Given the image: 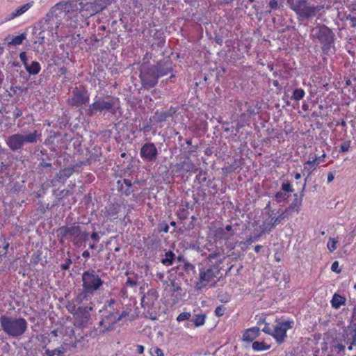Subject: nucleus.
<instances>
[{
  "instance_id": "obj_38",
  "label": "nucleus",
  "mask_w": 356,
  "mask_h": 356,
  "mask_svg": "<svg viewBox=\"0 0 356 356\" xmlns=\"http://www.w3.org/2000/svg\"><path fill=\"white\" fill-rule=\"evenodd\" d=\"M63 335L67 336L70 339L74 338L75 340H78L77 337H75L74 330L72 327H62Z\"/></svg>"
},
{
  "instance_id": "obj_28",
  "label": "nucleus",
  "mask_w": 356,
  "mask_h": 356,
  "mask_svg": "<svg viewBox=\"0 0 356 356\" xmlns=\"http://www.w3.org/2000/svg\"><path fill=\"white\" fill-rule=\"evenodd\" d=\"M250 121V115L248 113H241L238 118V120L236 124V134L238 133L240 129L246 126L249 125Z\"/></svg>"
},
{
  "instance_id": "obj_45",
  "label": "nucleus",
  "mask_w": 356,
  "mask_h": 356,
  "mask_svg": "<svg viewBox=\"0 0 356 356\" xmlns=\"http://www.w3.org/2000/svg\"><path fill=\"white\" fill-rule=\"evenodd\" d=\"M218 254L216 252H213L211 254H209V256L207 257L206 259H204L202 263H211L215 264V261H213L214 259H217L218 257Z\"/></svg>"
},
{
  "instance_id": "obj_57",
  "label": "nucleus",
  "mask_w": 356,
  "mask_h": 356,
  "mask_svg": "<svg viewBox=\"0 0 356 356\" xmlns=\"http://www.w3.org/2000/svg\"><path fill=\"white\" fill-rule=\"evenodd\" d=\"M338 268H339V262L337 261L333 262L331 266V270L334 272L340 273L341 270H339Z\"/></svg>"
},
{
  "instance_id": "obj_32",
  "label": "nucleus",
  "mask_w": 356,
  "mask_h": 356,
  "mask_svg": "<svg viewBox=\"0 0 356 356\" xmlns=\"http://www.w3.org/2000/svg\"><path fill=\"white\" fill-rule=\"evenodd\" d=\"M316 161H317V157L315 156L312 161H307V162H305L304 163L303 171L308 172L307 177L310 176L312 171L316 170V168L318 165V163H316Z\"/></svg>"
},
{
  "instance_id": "obj_25",
  "label": "nucleus",
  "mask_w": 356,
  "mask_h": 356,
  "mask_svg": "<svg viewBox=\"0 0 356 356\" xmlns=\"http://www.w3.org/2000/svg\"><path fill=\"white\" fill-rule=\"evenodd\" d=\"M81 165L82 163H80L60 170L56 175L58 180L62 181L67 179L73 174L75 168H80Z\"/></svg>"
},
{
  "instance_id": "obj_23",
  "label": "nucleus",
  "mask_w": 356,
  "mask_h": 356,
  "mask_svg": "<svg viewBox=\"0 0 356 356\" xmlns=\"http://www.w3.org/2000/svg\"><path fill=\"white\" fill-rule=\"evenodd\" d=\"M158 292L155 289H149L147 294L144 296L141 299L142 306L145 307L147 305L149 307L150 305H153L154 302L158 299Z\"/></svg>"
},
{
  "instance_id": "obj_49",
  "label": "nucleus",
  "mask_w": 356,
  "mask_h": 356,
  "mask_svg": "<svg viewBox=\"0 0 356 356\" xmlns=\"http://www.w3.org/2000/svg\"><path fill=\"white\" fill-rule=\"evenodd\" d=\"M225 311V307L223 305H220L216 308L215 314L217 316H222L224 315Z\"/></svg>"
},
{
  "instance_id": "obj_14",
  "label": "nucleus",
  "mask_w": 356,
  "mask_h": 356,
  "mask_svg": "<svg viewBox=\"0 0 356 356\" xmlns=\"http://www.w3.org/2000/svg\"><path fill=\"white\" fill-rule=\"evenodd\" d=\"M129 314V312L127 309H123L120 316L111 314L108 312V314L105 315L102 318L99 324L104 328V331L113 330L115 328L116 323L127 317Z\"/></svg>"
},
{
  "instance_id": "obj_54",
  "label": "nucleus",
  "mask_w": 356,
  "mask_h": 356,
  "mask_svg": "<svg viewBox=\"0 0 356 356\" xmlns=\"http://www.w3.org/2000/svg\"><path fill=\"white\" fill-rule=\"evenodd\" d=\"M184 269L186 271H188V270L194 271L195 270V266L192 264H191L189 262H185L184 265Z\"/></svg>"
},
{
  "instance_id": "obj_1",
  "label": "nucleus",
  "mask_w": 356,
  "mask_h": 356,
  "mask_svg": "<svg viewBox=\"0 0 356 356\" xmlns=\"http://www.w3.org/2000/svg\"><path fill=\"white\" fill-rule=\"evenodd\" d=\"M172 70V63L170 61L160 60L156 65L143 63L140 67V79L145 89L154 88L162 77Z\"/></svg>"
},
{
  "instance_id": "obj_18",
  "label": "nucleus",
  "mask_w": 356,
  "mask_h": 356,
  "mask_svg": "<svg viewBox=\"0 0 356 356\" xmlns=\"http://www.w3.org/2000/svg\"><path fill=\"white\" fill-rule=\"evenodd\" d=\"M234 234L232 225H227L225 228L220 227L216 230V240H229Z\"/></svg>"
},
{
  "instance_id": "obj_24",
  "label": "nucleus",
  "mask_w": 356,
  "mask_h": 356,
  "mask_svg": "<svg viewBox=\"0 0 356 356\" xmlns=\"http://www.w3.org/2000/svg\"><path fill=\"white\" fill-rule=\"evenodd\" d=\"M107 312L111 314L120 316L122 312L121 309H123V305L120 302H117L114 299H111L106 305Z\"/></svg>"
},
{
  "instance_id": "obj_30",
  "label": "nucleus",
  "mask_w": 356,
  "mask_h": 356,
  "mask_svg": "<svg viewBox=\"0 0 356 356\" xmlns=\"http://www.w3.org/2000/svg\"><path fill=\"white\" fill-rule=\"evenodd\" d=\"M346 298L337 293H334L331 300V305L334 309H339L341 306L346 304Z\"/></svg>"
},
{
  "instance_id": "obj_41",
  "label": "nucleus",
  "mask_w": 356,
  "mask_h": 356,
  "mask_svg": "<svg viewBox=\"0 0 356 356\" xmlns=\"http://www.w3.org/2000/svg\"><path fill=\"white\" fill-rule=\"evenodd\" d=\"M294 210H296L297 212H298L300 210L299 206L297 204L296 200L293 202L291 204V205L289 207H287L284 211L288 216L289 213L292 212Z\"/></svg>"
},
{
  "instance_id": "obj_58",
  "label": "nucleus",
  "mask_w": 356,
  "mask_h": 356,
  "mask_svg": "<svg viewBox=\"0 0 356 356\" xmlns=\"http://www.w3.org/2000/svg\"><path fill=\"white\" fill-rule=\"evenodd\" d=\"M60 334H63L62 327L60 329H55L51 332V335L55 337L59 336Z\"/></svg>"
},
{
  "instance_id": "obj_17",
  "label": "nucleus",
  "mask_w": 356,
  "mask_h": 356,
  "mask_svg": "<svg viewBox=\"0 0 356 356\" xmlns=\"http://www.w3.org/2000/svg\"><path fill=\"white\" fill-rule=\"evenodd\" d=\"M60 25V22H58L52 17H49L47 14L44 18L42 25L43 31H47L51 36L58 38V29Z\"/></svg>"
},
{
  "instance_id": "obj_51",
  "label": "nucleus",
  "mask_w": 356,
  "mask_h": 356,
  "mask_svg": "<svg viewBox=\"0 0 356 356\" xmlns=\"http://www.w3.org/2000/svg\"><path fill=\"white\" fill-rule=\"evenodd\" d=\"M19 58L25 67L28 65V63H27L28 58L26 56V53L25 51L21 52L19 54Z\"/></svg>"
},
{
  "instance_id": "obj_48",
  "label": "nucleus",
  "mask_w": 356,
  "mask_h": 356,
  "mask_svg": "<svg viewBox=\"0 0 356 356\" xmlns=\"http://www.w3.org/2000/svg\"><path fill=\"white\" fill-rule=\"evenodd\" d=\"M259 237V236H256V237H252V236H250L248 237L245 241H241L240 243V245H250L252 244L253 242H254L255 241H257L258 239V238Z\"/></svg>"
},
{
  "instance_id": "obj_33",
  "label": "nucleus",
  "mask_w": 356,
  "mask_h": 356,
  "mask_svg": "<svg viewBox=\"0 0 356 356\" xmlns=\"http://www.w3.org/2000/svg\"><path fill=\"white\" fill-rule=\"evenodd\" d=\"M170 117H171V113H167L165 111H156L153 115V120L157 123H161L166 121L167 119Z\"/></svg>"
},
{
  "instance_id": "obj_2",
  "label": "nucleus",
  "mask_w": 356,
  "mask_h": 356,
  "mask_svg": "<svg viewBox=\"0 0 356 356\" xmlns=\"http://www.w3.org/2000/svg\"><path fill=\"white\" fill-rule=\"evenodd\" d=\"M222 259L215 261V264L200 263L199 264V276L195 283V289L202 291L207 286H214L220 273Z\"/></svg>"
},
{
  "instance_id": "obj_63",
  "label": "nucleus",
  "mask_w": 356,
  "mask_h": 356,
  "mask_svg": "<svg viewBox=\"0 0 356 356\" xmlns=\"http://www.w3.org/2000/svg\"><path fill=\"white\" fill-rule=\"evenodd\" d=\"M351 345L356 346V330L353 331V341L351 342Z\"/></svg>"
},
{
  "instance_id": "obj_61",
  "label": "nucleus",
  "mask_w": 356,
  "mask_h": 356,
  "mask_svg": "<svg viewBox=\"0 0 356 356\" xmlns=\"http://www.w3.org/2000/svg\"><path fill=\"white\" fill-rule=\"evenodd\" d=\"M91 238L96 241H99V237L97 234V232H93L91 236H90Z\"/></svg>"
},
{
  "instance_id": "obj_46",
  "label": "nucleus",
  "mask_w": 356,
  "mask_h": 356,
  "mask_svg": "<svg viewBox=\"0 0 356 356\" xmlns=\"http://www.w3.org/2000/svg\"><path fill=\"white\" fill-rule=\"evenodd\" d=\"M191 316V315L190 312H182L178 315V316L177 317V321L178 322H181L185 320H188V319H189Z\"/></svg>"
},
{
  "instance_id": "obj_7",
  "label": "nucleus",
  "mask_w": 356,
  "mask_h": 356,
  "mask_svg": "<svg viewBox=\"0 0 356 356\" xmlns=\"http://www.w3.org/2000/svg\"><path fill=\"white\" fill-rule=\"evenodd\" d=\"M289 8L296 13L300 19H309L316 16L323 8V6H314L309 0H287Z\"/></svg>"
},
{
  "instance_id": "obj_43",
  "label": "nucleus",
  "mask_w": 356,
  "mask_h": 356,
  "mask_svg": "<svg viewBox=\"0 0 356 356\" xmlns=\"http://www.w3.org/2000/svg\"><path fill=\"white\" fill-rule=\"evenodd\" d=\"M337 241L333 238H330L327 244V248L328 250L332 252H334L336 249H337Z\"/></svg>"
},
{
  "instance_id": "obj_12",
  "label": "nucleus",
  "mask_w": 356,
  "mask_h": 356,
  "mask_svg": "<svg viewBox=\"0 0 356 356\" xmlns=\"http://www.w3.org/2000/svg\"><path fill=\"white\" fill-rule=\"evenodd\" d=\"M81 280L83 289H86L93 294L99 290L104 284V281L95 270H88L83 272Z\"/></svg>"
},
{
  "instance_id": "obj_47",
  "label": "nucleus",
  "mask_w": 356,
  "mask_h": 356,
  "mask_svg": "<svg viewBox=\"0 0 356 356\" xmlns=\"http://www.w3.org/2000/svg\"><path fill=\"white\" fill-rule=\"evenodd\" d=\"M350 144H351V142L350 140H346V141L343 142L340 145L339 152H348L349 150L350 147Z\"/></svg>"
},
{
  "instance_id": "obj_55",
  "label": "nucleus",
  "mask_w": 356,
  "mask_h": 356,
  "mask_svg": "<svg viewBox=\"0 0 356 356\" xmlns=\"http://www.w3.org/2000/svg\"><path fill=\"white\" fill-rule=\"evenodd\" d=\"M126 284L129 285L131 287H134V286H137L138 282L135 280H132L130 277H128L127 280L126 282Z\"/></svg>"
},
{
  "instance_id": "obj_64",
  "label": "nucleus",
  "mask_w": 356,
  "mask_h": 356,
  "mask_svg": "<svg viewBox=\"0 0 356 356\" xmlns=\"http://www.w3.org/2000/svg\"><path fill=\"white\" fill-rule=\"evenodd\" d=\"M350 20L351 22V26L355 27L356 26V18L354 17H350Z\"/></svg>"
},
{
  "instance_id": "obj_31",
  "label": "nucleus",
  "mask_w": 356,
  "mask_h": 356,
  "mask_svg": "<svg viewBox=\"0 0 356 356\" xmlns=\"http://www.w3.org/2000/svg\"><path fill=\"white\" fill-rule=\"evenodd\" d=\"M25 69L29 74L36 75L40 72L41 65L38 61H32L25 67Z\"/></svg>"
},
{
  "instance_id": "obj_50",
  "label": "nucleus",
  "mask_w": 356,
  "mask_h": 356,
  "mask_svg": "<svg viewBox=\"0 0 356 356\" xmlns=\"http://www.w3.org/2000/svg\"><path fill=\"white\" fill-rule=\"evenodd\" d=\"M282 190L284 191V192H288V193H291L293 191V189L291 184L289 182L283 183L282 184Z\"/></svg>"
},
{
  "instance_id": "obj_37",
  "label": "nucleus",
  "mask_w": 356,
  "mask_h": 356,
  "mask_svg": "<svg viewBox=\"0 0 356 356\" xmlns=\"http://www.w3.org/2000/svg\"><path fill=\"white\" fill-rule=\"evenodd\" d=\"M205 318V314H196L193 317L192 321L196 327H199L204 324Z\"/></svg>"
},
{
  "instance_id": "obj_6",
  "label": "nucleus",
  "mask_w": 356,
  "mask_h": 356,
  "mask_svg": "<svg viewBox=\"0 0 356 356\" xmlns=\"http://www.w3.org/2000/svg\"><path fill=\"white\" fill-rule=\"evenodd\" d=\"M0 326L8 336L18 338L26 332L28 323L22 317L2 315L0 316Z\"/></svg>"
},
{
  "instance_id": "obj_5",
  "label": "nucleus",
  "mask_w": 356,
  "mask_h": 356,
  "mask_svg": "<svg viewBox=\"0 0 356 356\" xmlns=\"http://www.w3.org/2000/svg\"><path fill=\"white\" fill-rule=\"evenodd\" d=\"M257 324L259 326L264 324L261 331L271 336L278 345H281L286 341V332L293 328L294 321L293 320L276 321L275 324L271 327L269 323L266 322L265 318H260Z\"/></svg>"
},
{
  "instance_id": "obj_20",
  "label": "nucleus",
  "mask_w": 356,
  "mask_h": 356,
  "mask_svg": "<svg viewBox=\"0 0 356 356\" xmlns=\"http://www.w3.org/2000/svg\"><path fill=\"white\" fill-rule=\"evenodd\" d=\"M31 6V3H27L18 7L14 11L7 15L1 23L8 22L9 21L14 19L16 17L21 16L22 15L25 13L29 9H30Z\"/></svg>"
},
{
  "instance_id": "obj_34",
  "label": "nucleus",
  "mask_w": 356,
  "mask_h": 356,
  "mask_svg": "<svg viewBox=\"0 0 356 356\" xmlns=\"http://www.w3.org/2000/svg\"><path fill=\"white\" fill-rule=\"evenodd\" d=\"M26 33H23L19 35L15 36L12 38V40L8 42L9 46H17L20 45L23 43V42L26 39Z\"/></svg>"
},
{
  "instance_id": "obj_9",
  "label": "nucleus",
  "mask_w": 356,
  "mask_h": 356,
  "mask_svg": "<svg viewBox=\"0 0 356 356\" xmlns=\"http://www.w3.org/2000/svg\"><path fill=\"white\" fill-rule=\"evenodd\" d=\"M311 38L317 39L322 44V51L328 54L334 40V33L325 25H319L312 30Z\"/></svg>"
},
{
  "instance_id": "obj_52",
  "label": "nucleus",
  "mask_w": 356,
  "mask_h": 356,
  "mask_svg": "<svg viewBox=\"0 0 356 356\" xmlns=\"http://www.w3.org/2000/svg\"><path fill=\"white\" fill-rule=\"evenodd\" d=\"M248 115H256L257 111V108L254 106H248L246 110Z\"/></svg>"
},
{
  "instance_id": "obj_21",
  "label": "nucleus",
  "mask_w": 356,
  "mask_h": 356,
  "mask_svg": "<svg viewBox=\"0 0 356 356\" xmlns=\"http://www.w3.org/2000/svg\"><path fill=\"white\" fill-rule=\"evenodd\" d=\"M93 295L92 293L82 288L81 291L68 304H74V306L79 305L82 302L89 300Z\"/></svg>"
},
{
  "instance_id": "obj_15",
  "label": "nucleus",
  "mask_w": 356,
  "mask_h": 356,
  "mask_svg": "<svg viewBox=\"0 0 356 356\" xmlns=\"http://www.w3.org/2000/svg\"><path fill=\"white\" fill-rule=\"evenodd\" d=\"M114 105L115 101L113 99L106 101L103 98H99L90 105L88 111L90 114L103 111H108L113 113L115 111Z\"/></svg>"
},
{
  "instance_id": "obj_22",
  "label": "nucleus",
  "mask_w": 356,
  "mask_h": 356,
  "mask_svg": "<svg viewBox=\"0 0 356 356\" xmlns=\"http://www.w3.org/2000/svg\"><path fill=\"white\" fill-rule=\"evenodd\" d=\"M117 185L118 191L126 196L129 195L133 192V190L131 189L133 184L130 179H124L118 180L117 181Z\"/></svg>"
},
{
  "instance_id": "obj_13",
  "label": "nucleus",
  "mask_w": 356,
  "mask_h": 356,
  "mask_svg": "<svg viewBox=\"0 0 356 356\" xmlns=\"http://www.w3.org/2000/svg\"><path fill=\"white\" fill-rule=\"evenodd\" d=\"M89 93L83 87H76L72 90V95L67 100V104L72 106L79 107L89 102Z\"/></svg>"
},
{
  "instance_id": "obj_56",
  "label": "nucleus",
  "mask_w": 356,
  "mask_h": 356,
  "mask_svg": "<svg viewBox=\"0 0 356 356\" xmlns=\"http://www.w3.org/2000/svg\"><path fill=\"white\" fill-rule=\"evenodd\" d=\"M22 114H23L22 111L19 108H16L13 112L14 118L17 119V118L21 117L22 115Z\"/></svg>"
},
{
  "instance_id": "obj_53",
  "label": "nucleus",
  "mask_w": 356,
  "mask_h": 356,
  "mask_svg": "<svg viewBox=\"0 0 356 356\" xmlns=\"http://www.w3.org/2000/svg\"><path fill=\"white\" fill-rule=\"evenodd\" d=\"M269 6L271 10H275L279 8L278 1L277 0H270L269 2Z\"/></svg>"
},
{
  "instance_id": "obj_19",
  "label": "nucleus",
  "mask_w": 356,
  "mask_h": 356,
  "mask_svg": "<svg viewBox=\"0 0 356 356\" xmlns=\"http://www.w3.org/2000/svg\"><path fill=\"white\" fill-rule=\"evenodd\" d=\"M287 217V215L283 211L276 217H273L269 221H264L262 225L263 232L271 231L276 225L280 224L282 220Z\"/></svg>"
},
{
  "instance_id": "obj_16",
  "label": "nucleus",
  "mask_w": 356,
  "mask_h": 356,
  "mask_svg": "<svg viewBox=\"0 0 356 356\" xmlns=\"http://www.w3.org/2000/svg\"><path fill=\"white\" fill-rule=\"evenodd\" d=\"M140 158L147 162L155 161L158 156V150L156 145L152 143H145L140 151Z\"/></svg>"
},
{
  "instance_id": "obj_36",
  "label": "nucleus",
  "mask_w": 356,
  "mask_h": 356,
  "mask_svg": "<svg viewBox=\"0 0 356 356\" xmlns=\"http://www.w3.org/2000/svg\"><path fill=\"white\" fill-rule=\"evenodd\" d=\"M252 348L254 351H264L270 348V345H268L264 341H254Z\"/></svg>"
},
{
  "instance_id": "obj_60",
  "label": "nucleus",
  "mask_w": 356,
  "mask_h": 356,
  "mask_svg": "<svg viewBox=\"0 0 356 356\" xmlns=\"http://www.w3.org/2000/svg\"><path fill=\"white\" fill-rule=\"evenodd\" d=\"M334 179L333 172H329L327 175V183L332 182Z\"/></svg>"
},
{
  "instance_id": "obj_42",
  "label": "nucleus",
  "mask_w": 356,
  "mask_h": 356,
  "mask_svg": "<svg viewBox=\"0 0 356 356\" xmlns=\"http://www.w3.org/2000/svg\"><path fill=\"white\" fill-rule=\"evenodd\" d=\"M45 354L47 356H54L55 355L61 356L63 354V350L60 348L54 349V350H46Z\"/></svg>"
},
{
  "instance_id": "obj_11",
  "label": "nucleus",
  "mask_w": 356,
  "mask_h": 356,
  "mask_svg": "<svg viewBox=\"0 0 356 356\" xmlns=\"http://www.w3.org/2000/svg\"><path fill=\"white\" fill-rule=\"evenodd\" d=\"M57 232L58 236L61 238L71 236L74 245L76 246L80 245L83 241H86L88 237V233L82 232L81 227L76 223L62 226L58 229Z\"/></svg>"
},
{
  "instance_id": "obj_39",
  "label": "nucleus",
  "mask_w": 356,
  "mask_h": 356,
  "mask_svg": "<svg viewBox=\"0 0 356 356\" xmlns=\"http://www.w3.org/2000/svg\"><path fill=\"white\" fill-rule=\"evenodd\" d=\"M305 95V92L302 88H296L294 90L291 98L296 101L302 99Z\"/></svg>"
},
{
  "instance_id": "obj_26",
  "label": "nucleus",
  "mask_w": 356,
  "mask_h": 356,
  "mask_svg": "<svg viewBox=\"0 0 356 356\" xmlns=\"http://www.w3.org/2000/svg\"><path fill=\"white\" fill-rule=\"evenodd\" d=\"M261 330L259 327H252L247 329L243 335V339L247 342H252L260 335Z\"/></svg>"
},
{
  "instance_id": "obj_29",
  "label": "nucleus",
  "mask_w": 356,
  "mask_h": 356,
  "mask_svg": "<svg viewBox=\"0 0 356 356\" xmlns=\"http://www.w3.org/2000/svg\"><path fill=\"white\" fill-rule=\"evenodd\" d=\"M119 211V204H111V206L106 209L105 216L111 219H115L117 218Z\"/></svg>"
},
{
  "instance_id": "obj_8",
  "label": "nucleus",
  "mask_w": 356,
  "mask_h": 356,
  "mask_svg": "<svg viewBox=\"0 0 356 356\" xmlns=\"http://www.w3.org/2000/svg\"><path fill=\"white\" fill-rule=\"evenodd\" d=\"M94 304L90 302L88 305L76 307L74 304H67L68 312L73 315L74 325L76 327H86L90 320V312L93 309Z\"/></svg>"
},
{
  "instance_id": "obj_3",
  "label": "nucleus",
  "mask_w": 356,
  "mask_h": 356,
  "mask_svg": "<svg viewBox=\"0 0 356 356\" xmlns=\"http://www.w3.org/2000/svg\"><path fill=\"white\" fill-rule=\"evenodd\" d=\"M74 4L71 3L70 0H60L51 8L47 13L49 17H52L58 22L65 19L70 27L75 29L77 27L78 15H74V10L72 9Z\"/></svg>"
},
{
  "instance_id": "obj_27",
  "label": "nucleus",
  "mask_w": 356,
  "mask_h": 356,
  "mask_svg": "<svg viewBox=\"0 0 356 356\" xmlns=\"http://www.w3.org/2000/svg\"><path fill=\"white\" fill-rule=\"evenodd\" d=\"M177 167L180 170H183L186 172H195L197 170V168L190 159H187L186 160L181 162L177 165Z\"/></svg>"
},
{
  "instance_id": "obj_35",
  "label": "nucleus",
  "mask_w": 356,
  "mask_h": 356,
  "mask_svg": "<svg viewBox=\"0 0 356 356\" xmlns=\"http://www.w3.org/2000/svg\"><path fill=\"white\" fill-rule=\"evenodd\" d=\"M175 258V254L172 251H168L165 254V257L161 259V263L164 266H172Z\"/></svg>"
},
{
  "instance_id": "obj_40",
  "label": "nucleus",
  "mask_w": 356,
  "mask_h": 356,
  "mask_svg": "<svg viewBox=\"0 0 356 356\" xmlns=\"http://www.w3.org/2000/svg\"><path fill=\"white\" fill-rule=\"evenodd\" d=\"M149 353L151 356H164L163 351L156 346L152 347L149 349Z\"/></svg>"
},
{
  "instance_id": "obj_62",
  "label": "nucleus",
  "mask_w": 356,
  "mask_h": 356,
  "mask_svg": "<svg viewBox=\"0 0 356 356\" xmlns=\"http://www.w3.org/2000/svg\"><path fill=\"white\" fill-rule=\"evenodd\" d=\"M326 156V154H322L321 156L319 157H317V161L316 163H318V165L321 163V162H323L324 161V158Z\"/></svg>"
},
{
  "instance_id": "obj_4",
  "label": "nucleus",
  "mask_w": 356,
  "mask_h": 356,
  "mask_svg": "<svg viewBox=\"0 0 356 356\" xmlns=\"http://www.w3.org/2000/svg\"><path fill=\"white\" fill-rule=\"evenodd\" d=\"M74 15H78L77 26L85 19L102 11L106 7L104 0H70Z\"/></svg>"
},
{
  "instance_id": "obj_44",
  "label": "nucleus",
  "mask_w": 356,
  "mask_h": 356,
  "mask_svg": "<svg viewBox=\"0 0 356 356\" xmlns=\"http://www.w3.org/2000/svg\"><path fill=\"white\" fill-rule=\"evenodd\" d=\"M275 197L277 202H282L287 200L288 195L283 192L279 191L275 195Z\"/></svg>"
},
{
  "instance_id": "obj_10",
  "label": "nucleus",
  "mask_w": 356,
  "mask_h": 356,
  "mask_svg": "<svg viewBox=\"0 0 356 356\" xmlns=\"http://www.w3.org/2000/svg\"><path fill=\"white\" fill-rule=\"evenodd\" d=\"M40 136L41 134L36 130L26 135L14 134L6 138V143L10 149L15 152L22 149L26 143H36Z\"/></svg>"
},
{
  "instance_id": "obj_59",
  "label": "nucleus",
  "mask_w": 356,
  "mask_h": 356,
  "mask_svg": "<svg viewBox=\"0 0 356 356\" xmlns=\"http://www.w3.org/2000/svg\"><path fill=\"white\" fill-rule=\"evenodd\" d=\"M144 350H145V348H144L143 346H142V345H137L136 346V352L137 353L142 354V353H143Z\"/></svg>"
}]
</instances>
